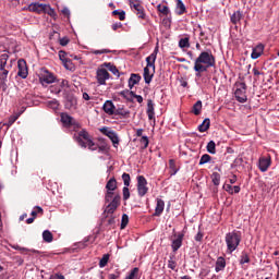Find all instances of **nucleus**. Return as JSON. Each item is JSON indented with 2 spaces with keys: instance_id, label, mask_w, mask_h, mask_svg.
Instances as JSON below:
<instances>
[{
  "instance_id": "1",
  "label": "nucleus",
  "mask_w": 279,
  "mask_h": 279,
  "mask_svg": "<svg viewBox=\"0 0 279 279\" xmlns=\"http://www.w3.org/2000/svg\"><path fill=\"white\" fill-rule=\"evenodd\" d=\"M217 65V59L213 54L211 50L202 51L194 61V71L196 77H202L203 73H206L209 69Z\"/></svg>"
},
{
  "instance_id": "2",
  "label": "nucleus",
  "mask_w": 279,
  "mask_h": 279,
  "mask_svg": "<svg viewBox=\"0 0 279 279\" xmlns=\"http://www.w3.org/2000/svg\"><path fill=\"white\" fill-rule=\"evenodd\" d=\"M158 56V47L155 48L153 53L146 58V66L144 68V82L145 84H151L154 80V74L156 73V58Z\"/></svg>"
},
{
  "instance_id": "3",
  "label": "nucleus",
  "mask_w": 279,
  "mask_h": 279,
  "mask_svg": "<svg viewBox=\"0 0 279 279\" xmlns=\"http://www.w3.org/2000/svg\"><path fill=\"white\" fill-rule=\"evenodd\" d=\"M241 231L233 230L226 234L225 242L227 245V254H232L241 245Z\"/></svg>"
},
{
  "instance_id": "4",
  "label": "nucleus",
  "mask_w": 279,
  "mask_h": 279,
  "mask_svg": "<svg viewBox=\"0 0 279 279\" xmlns=\"http://www.w3.org/2000/svg\"><path fill=\"white\" fill-rule=\"evenodd\" d=\"M28 12H35V14H49L50 16L52 14H54L56 11H53V9H51V5L49 4H45V3H40V2H32L28 7H27Z\"/></svg>"
},
{
  "instance_id": "5",
  "label": "nucleus",
  "mask_w": 279,
  "mask_h": 279,
  "mask_svg": "<svg viewBox=\"0 0 279 279\" xmlns=\"http://www.w3.org/2000/svg\"><path fill=\"white\" fill-rule=\"evenodd\" d=\"M246 93H247V85L245 83L238 84L234 95L239 104H245V101H247Z\"/></svg>"
},
{
  "instance_id": "6",
  "label": "nucleus",
  "mask_w": 279,
  "mask_h": 279,
  "mask_svg": "<svg viewBox=\"0 0 279 279\" xmlns=\"http://www.w3.org/2000/svg\"><path fill=\"white\" fill-rule=\"evenodd\" d=\"M39 82H41L43 85L53 84V82H56V74L49 72L47 68H41L39 72Z\"/></svg>"
},
{
  "instance_id": "7",
  "label": "nucleus",
  "mask_w": 279,
  "mask_h": 279,
  "mask_svg": "<svg viewBox=\"0 0 279 279\" xmlns=\"http://www.w3.org/2000/svg\"><path fill=\"white\" fill-rule=\"evenodd\" d=\"M146 193H149V187L147 186V179L144 175L137 177V195L140 197H145Z\"/></svg>"
},
{
  "instance_id": "8",
  "label": "nucleus",
  "mask_w": 279,
  "mask_h": 279,
  "mask_svg": "<svg viewBox=\"0 0 279 279\" xmlns=\"http://www.w3.org/2000/svg\"><path fill=\"white\" fill-rule=\"evenodd\" d=\"M119 206H121V195L117 194L106 207L105 215H107V217L109 215H114V211L117 210V208H119Z\"/></svg>"
},
{
  "instance_id": "9",
  "label": "nucleus",
  "mask_w": 279,
  "mask_h": 279,
  "mask_svg": "<svg viewBox=\"0 0 279 279\" xmlns=\"http://www.w3.org/2000/svg\"><path fill=\"white\" fill-rule=\"evenodd\" d=\"M99 132H101L104 136H107L108 138L111 140L113 147H117V145H119V135H117V132L108 129V126L101 128Z\"/></svg>"
},
{
  "instance_id": "10",
  "label": "nucleus",
  "mask_w": 279,
  "mask_h": 279,
  "mask_svg": "<svg viewBox=\"0 0 279 279\" xmlns=\"http://www.w3.org/2000/svg\"><path fill=\"white\" fill-rule=\"evenodd\" d=\"M17 75L22 77V80H27V75H29V71L27 69V61L25 59H20L17 61Z\"/></svg>"
},
{
  "instance_id": "11",
  "label": "nucleus",
  "mask_w": 279,
  "mask_h": 279,
  "mask_svg": "<svg viewBox=\"0 0 279 279\" xmlns=\"http://www.w3.org/2000/svg\"><path fill=\"white\" fill-rule=\"evenodd\" d=\"M129 1H130V7L133 10H135L136 16H138V19H145L146 16L145 8L141 5V1L140 0H129Z\"/></svg>"
},
{
  "instance_id": "12",
  "label": "nucleus",
  "mask_w": 279,
  "mask_h": 279,
  "mask_svg": "<svg viewBox=\"0 0 279 279\" xmlns=\"http://www.w3.org/2000/svg\"><path fill=\"white\" fill-rule=\"evenodd\" d=\"M110 77V73L106 69H98L96 72L97 83L100 86H106V81Z\"/></svg>"
},
{
  "instance_id": "13",
  "label": "nucleus",
  "mask_w": 279,
  "mask_h": 279,
  "mask_svg": "<svg viewBox=\"0 0 279 279\" xmlns=\"http://www.w3.org/2000/svg\"><path fill=\"white\" fill-rule=\"evenodd\" d=\"M61 122L65 128H71V125L74 128H80V123L75 121V119L69 113H61Z\"/></svg>"
},
{
  "instance_id": "14",
  "label": "nucleus",
  "mask_w": 279,
  "mask_h": 279,
  "mask_svg": "<svg viewBox=\"0 0 279 279\" xmlns=\"http://www.w3.org/2000/svg\"><path fill=\"white\" fill-rule=\"evenodd\" d=\"M88 141H90V135L86 130H82L76 137V143H78L81 147L86 148V143H88Z\"/></svg>"
},
{
  "instance_id": "15",
  "label": "nucleus",
  "mask_w": 279,
  "mask_h": 279,
  "mask_svg": "<svg viewBox=\"0 0 279 279\" xmlns=\"http://www.w3.org/2000/svg\"><path fill=\"white\" fill-rule=\"evenodd\" d=\"M174 240H172V251L178 252L182 247V242L184 241V233L174 234Z\"/></svg>"
},
{
  "instance_id": "16",
  "label": "nucleus",
  "mask_w": 279,
  "mask_h": 279,
  "mask_svg": "<svg viewBox=\"0 0 279 279\" xmlns=\"http://www.w3.org/2000/svg\"><path fill=\"white\" fill-rule=\"evenodd\" d=\"M104 112L106 114H109V117L114 116V111L117 110V107L114 106V102L112 100H106L104 106H102Z\"/></svg>"
},
{
  "instance_id": "17",
  "label": "nucleus",
  "mask_w": 279,
  "mask_h": 279,
  "mask_svg": "<svg viewBox=\"0 0 279 279\" xmlns=\"http://www.w3.org/2000/svg\"><path fill=\"white\" fill-rule=\"evenodd\" d=\"M265 52V45L258 44L256 47L253 48L251 58L252 60H258L260 56Z\"/></svg>"
},
{
  "instance_id": "18",
  "label": "nucleus",
  "mask_w": 279,
  "mask_h": 279,
  "mask_svg": "<svg viewBox=\"0 0 279 279\" xmlns=\"http://www.w3.org/2000/svg\"><path fill=\"white\" fill-rule=\"evenodd\" d=\"M271 167V156L260 157L259 158V169L265 172Z\"/></svg>"
},
{
  "instance_id": "19",
  "label": "nucleus",
  "mask_w": 279,
  "mask_h": 279,
  "mask_svg": "<svg viewBox=\"0 0 279 279\" xmlns=\"http://www.w3.org/2000/svg\"><path fill=\"white\" fill-rule=\"evenodd\" d=\"M9 73H10V71L0 72V90H2V93H5V90H8V74Z\"/></svg>"
},
{
  "instance_id": "20",
  "label": "nucleus",
  "mask_w": 279,
  "mask_h": 279,
  "mask_svg": "<svg viewBox=\"0 0 279 279\" xmlns=\"http://www.w3.org/2000/svg\"><path fill=\"white\" fill-rule=\"evenodd\" d=\"M165 211V201H162V198H157V205L155 208V217H160V215H162V213Z\"/></svg>"
},
{
  "instance_id": "21",
  "label": "nucleus",
  "mask_w": 279,
  "mask_h": 279,
  "mask_svg": "<svg viewBox=\"0 0 279 279\" xmlns=\"http://www.w3.org/2000/svg\"><path fill=\"white\" fill-rule=\"evenodd\" d=\"M154 100L153 99H148L147 100V110L146 113L148 116L149 121H151L154 119V117L156 116V112L154 111Z\"/></svg>"
},
{
  "instance_id": "22",
  "label": "nucleus",
  "mask_w": 279,
  "mask_h": 279,
  "mask_svg": "<svg viewBox=\"0 0 279 279\" xmlns=\"http://www.w3.org/2000/svg\"><path fill=\"white\" fill-rule=\"evenodd\" d=\"M225 269H226V258L220 256L216 260L215 271L216 274H219V271H223Z\"/></svg>"
},
{
  "instance_id": "23",
  "label": "nucleus",
  "mask_w": 279,
  "mask_h": 279,
  "mask_svg": "<svg viewBox=\"0 0 279 279\" xmlns=\"http://www.w3.org/2000/svg\"><path fill=\"white\" fill-rule=\"evenodd\" d=\"M8 60H10V56L8 53H2L0 56V73L3 71H8L5 66L8 65Z\"/></svg>"
},
{
  "instance_id": "24",
  "label": "nucleus",
  "mask_w": 279,
  "mask_h": 279,
  "mask_svg": "<svg viewBox=\"0 0 279 279\" xmlns=\"http://www.w3.org/2000/svg\"><path fill=\"white\" fill-rule=\"evenodd\" d=\"M105 69H108L113 75H117V77H121V73H119V69H117V65L110 63V62H105L102 64Z\"/></svg>"
},
{
  "instance_id": "25",
  "label": "nucleus",
  "mask_w": 279,
  "mask_h": 279,
  "mask_svg": "<svg viewBox=\"0 0 279 279\" xmlns=\"http://www.w3.org/2000/svg\"><path fill=\"white\" fill-rule=\"evenodd\" d=\"M198 165H215V159H213V157L208 154H204L201 159Z\"/></svg>"
},
{
  "instance_id": "26",
  "label": "nucleus",
  "mask_w": 279,
  "mask_h": 279,
  "mask_svg": "<svg viewBox=\"0 0 279 279\" xmlns=\"http://www.w3.org/2000/svg\"><path fill=\"white\" fill-rule=\"evenodd\" d=\"M225 190L227 193H230V195H233V193H241V187L239 185L232 186L230 183L226 182Z\"/></svg>"
},
{
  "instance_id": "27",
  "label": "nucleus",
  "mask_w": 279,
  "mask_h": 279,
  "mask_svg": "<svg viewBox=\"0 0 279 279\" xmlns=\"http://www.w3.org/2000/svg\"><path fill=\"white\" fill-rule=\"evenodd\" d=\"M243 19V13H241V11H235L233 12V14L230 16V21L233 25H236L238 23L241 22V20Z\"/></svg>"
},
{
  "instance_id": "28",
  "label": "nucleus",
  "mask_w": 279,
  "mask_h": 279,
  "mask_svg": "<svg viewBox=\"0 0 279 279\" xmlns=\"http://www.w3.org/2000/svg\"><path fill=\"white\" fill-rule=\"evenodd\" d=\"M210 130V119L206 118L202 124L198 125V132H208Z\"/></svg>"
},
{
  "instance_id": "29",
  "label": "nucleus",
  "mask_w": 279,
  "mask_h": 279,
  "mask_svg": "<svg viewBox=\"0 0 279 279\" xmlns=\"http://www.w3.org/2000/svg\"><path fill=\"white\" fill-rule=\"evenodd\" d=\"M113 114H116V117H121L122 119H128L130 117V111L123 108H118Z\"/></svg>"
},
{
  "instance_id": "30",
  "label": "nucleus",
  "mask_w": 279,
  "mask_h": 279,
  "mask_svg": "<svg viewBox=\"0 0 279 279\" xmlns=\"http://www.w3.org/2000/svg\"><path fill=\"white\" fill-rule=\"evenodd\" d=\"M186 7L184 5V2L182 0H177V14L179 16H182V14H185Z\"/></svg>"
},
{
  "instance_id": "31",
  "label": "nucleus",
  "mask_w": 279,
  "mask_h": 279,
  "mask_svg": "<svg viewBox=\"0 0 279 279\" xmlns=\"http://www.w3.org/2000/svg\"><path fill=\"white\" fill-rule=\"evenodd\" d=\"M192 113L195 114V117H198V114H202V100H198L193 105Z\"/></svg>"
},
{
  "instance_id": "32",
  "label": "nucleus",
  "mask_w": 279,
  "mask_h": 279,
  "mask_svg": "<svg viewBox=\"0 0 279 279\" xmlns=\"http://www.w3.org/2000/svg\"><path fill=\"white\" fill-rule=\"evenodd\" d=\"M43 240L45 243H51L53 241V233H51L49 230H45L43 232Z\"/></svg>"
},
{
  "instance_id": "33",
  "label": "nucleus",
  "mask_w": 279,
  "mask_h": 279,
  "mask_svg": "<svg viewBox=\"0 0 279 279\" xmlns=\"http://www.w3.org/2000/svg\"><path fill=\"white\" fill-rule=\"evenodd\" d=\"M179 47L180 49H189L191 47L190 38L184 37L179 40Z\"/></svg>"
},
{
  "instance_id": "34",
  "label": "nucleus",
  "mask_w": 279,
  "mask_h": 279,
  "mask_svg": "<svg viewBox=\"0 0 279 279\" xmlns=\"http://www.w3.org/2000/svg\"><path fill=\"white\" fill-rule=\"evenodd\" d=\"M210 169L213 171V175H221V173H223L219 163H215V161L210 165Z\"/></svg>"
},
{
  "instance_id": "35",
  "label": "nucleus",
  "mask_w": 279,
  "mask_h": 279,
  "mask_svg": "<svg viewBox=\"0 0 279 279\" xmlns=\"http://www.w3.org/2000/svg\"><path fill=\"white\" fill-rule=\"evenodd\" d=\"M169 169H170V175H175V173H178L179 168L175 165V160L173 159L169 160Z\"/></svg>"
},
{
  "instance_id": "36",
  "label": "nucleus",
  "mask_w": 279,
  "mask_h": 279,
  "mask_svg": "<svg viewBox=\"0 0 279 279\" xmlns=\"http://www.w3.org/2000/svg\"><path fill=\"white\" fill-rule=\"evenodd\" d=\"M157 10L158 12H160V14H163V16H169V14L171 13L169 7L165 4H158Z\"/></svg>"
},
{
  "instance_id": "37",
  "label": "nucleus",
  "mask_w": 279,
  "mask_h": 279,
  "mask_svg": "<svg viewBox=\"0 0 279 279\" xmlns=\"http://www.w3.org/2000/svg\"><path fill=\"white\" fill-rule=\"evenodd\" d=\"M62 64L66 71H75V64L71 59H66Z\"/></svg>"
},
{
  "instance_id": "38",
  "label": "nucleus",
  "mask_w": 279,
  "mask_h": 279,
  "mask_svg": "<svg viewBox=\"0 0 279 279\" xmlns=\"http://www.w3.org/2000/svg\"><path fill=\"white\" fill-rule=\"evenodd\" d=\"M106 189H107V191H116V189H117V180L114 178L110 179L107 182Z\"/></svg>"
},
{
  "instance_id": "39",
  "label": "nucleus",
  "mask_w": 279,
  "mask_h": 279,
  "mask_svg": "<svg viewBox=\"0 0 279 279\" xmlns=\"http://www.w3.org/2000/svg\"><path fill=\"white\" fill-rule=\"evenodd\" d=\"M207 151L208 154H217V144H215V141H210L207 144Z\"/></svg>"
},
{
  "instance_id": "40",
  "label": "nucleus",
  "mask_w": 279,
  "mask_h": 279,
  "mask_svg": "<svg viewBox=\"0 0 279 279\" xmlns=\"http://www.w3.org/2000/svg\"><path fill=\"white\" fill-rule=\"evenodd\" d=\"M108 260H110V254L102 255L101 259L99 260L100 269H104V267H106V265H108Z\"/></svg>"
},
{
  "instance_id": "41",
  "label": "nucleus",
  "mask_w": 279,
  "mask_h": 279,
  "mask_svg": "<svg viewBox=\"0 0 279 279\" xmlns=\"http://www.w3.org/2000/svg\"><path fill=\"white\" fill-rule=\"evenodd\" d=\"M107 225L110 226V228H114L117 226V217L113 215L106 216Z\"/></svg>"
},
{
  "instance_id": "42",
  "label": "nucleus",
  "mask_w": 279,
  "mask_h": 279,
  "mask_svg": "<svg viewBox=\"0 0 279 279\" xmlns=\"http://www.w3.org/2000/svg\"><path fill=\"white\" fill-rule=\"evenodd\" d=\"M250 255L247 254V252H242L241 256H240V265H245L247 263H250Z\"/></svg>"
},
{
  "instance_id": "43",
  "label": "nucleus",
  "mask_w": 279,
  "mask_h": 279,
  "mask_svg": "<svg viewBox=\"0 0 279 279\" xmlns=\"http://www.w3.org/2000/svg\"><path fill=\"white\" fill-rule=\"evenodd\" d=\"M128 223H130V217L128 214H123L121 220V230H125V228H128Z\"/></svg>"
},
{
  "instance_id": "44",
  "label": "nucleus",
  "mask_w": 279,
  "mask_h": 279,
  "mask_svg": "<svg viewBox=\"0 0 279 279\" xmlns=\"http://www.w3.org/2000/svg\"><path fill=\"white\" fill-rule=\"evenodd\" d=\"M112 16H119L120 21H125V11L114 10L112 11Z\"/></svg>"
},
{
  "instance_id": "45",
  "label": "nucleus",
  "mask_w": 279,
  "mask_h": 279,
  "mask_svg": "<svg viewBox=\"0 0 279 279\" xmlns=\"http://www.w3.org/2000/svg\"><path fill=\"white\" fill-rule=\"evenodd\" d=\"M86 147H88V149H90V151H95L97 150V144H95V142H93L92 140H88L87 142H85Z\"/></svg>"
},
{
  "instance_id": "46",
  "label": "nucleus",
  "mask_w": 279,
  "mask_h": 279,
  "mask_svg": "<svg viewBox=\"0 0 279 279\" xmlns=\"http://www.w3.org/2000/svg\"><path fill=\"white\" fill-rule=\"evenodd\" d=\"M59 60H61L62 63L66 62L69 60V54L64 50L59 51Z\"/></svg>"
},
{
  "instance_id": "47",
  "label": "nucleus",
  "mask_w": 279,
  "mask_h": 279,
  "mask_svg": "<svg viewBox=\"0 0 279 279\" xmlns=\"http://www.w3.org/2000/svg\"><path fill=\"white\" fill-rule=\"evenodd\" d=\"M140 143L143 145L144 149H147V147H149V137L142 136Z\"/></svg>"
},
{
  "instance_id": "48",
  "label": "nucleus",
  "mask_w": 279,
  "mask_h": 279,
  "mask_svg": "<svg viewBox=\"0 0 279 279\" xmlns=\"http://www.w3.org/2000/svg\"><path fill=\"white\" fill-rule=\"evenodd\" d=\"M129 81L132 84H138V82H141V76L138 74H131V77L129 78Z\"/></svg>"
},
{
  "instance_id": "49",
  "label": "nucleus",
  "mask_w": 279,
  "mask_h": 279,
  "mask_svg": "<svg viewBox=\"0 0 279 279\" xmlns=\"http://www.w3.org/2000/svg\"><path fill=\"white\" fill-rule=\"evenodd\" d=\"M177 267H178V263L173 260V257H170V259L168 260V268L172 269V271H175Z\"/></svg>"
},
{
  "instance_id": "50",
  "label": "nucleus",
  "mask_w": 279,
  "mask_h": 279,
  "mask_svg": "<svg viewBox=\"0 0 279 279\" xmlns=\"http://www.w3.org/2000/svg\"><path fill=\"white\" fill-rule=\"evenodd\" d=\"M116 195H118V194H114V192L108 190V192L105 196L106 202H112V199H114Z\"/></svg>"
},
{
  "instance_id": "51",
  "label": "nucleus",
  "mask_w": 279,
  "mask_h": 279,
  "mask_svg": "<svg viewBox=\"0 0 279 279\" xmlns=\"http://www.w3.org/2000/svg\"><path fill=\"white\" fill-rule=\"evenodd\" d=\"M131 97H134V99H136L137 104H143V96L137 95L134 92H130Z\"/></svg>"
},
{
  "instance_id": "52",
  "label": "nucleus",
  "mask_w": 279,
  "mask_h": 279,
  "mask_svg": "<svg viewBox=\"0 0 279 279\" xmlns=\"http://www.w3.org/2000/svg\"><path fill=\"white\" fill-rule=\"evenodd\" d=\"M15 250H19L22 253L32 252L33 254H38L37 250H29V248H25V247H21V246H15Z\"/></svg>"
},
{
  "instance_id": "53",
  "label": "nucleus",
  "mask_w": 279,
  "mask_h": 279,
  "mask_svg": "<svg viewBox=\"0 0 279 279\" xmlns=\"http://www.w3.org/2000/svg\"><path fill=\"white\" fill-rule=\"evenodd\" d=\"M35 209H36V210H33V211L31 213V215H32L33 218L36 219V217H38V213H41V214H43V207L36 206Z\"/></svg>"
},
{
  "instance_id": "54",
  "label": "nucleus",
  "mask_w": 279,
  "mask_h": 279,
  "mask_svg": "<svg viewBox=\"0 0 279 279\" xmlns=\"http://www.w3.org/2000/svg\"><path fill=\"white\" fill-rule=\"evenodd\" d=\"M108 278H111V279L121 278V270H116L114 274H109Z\"/></svg>"
},
{
  "instance_id": "55",
  "label": "nucleus",
  "mask_w": 279,
  "mask_h": 279,
  "mask_svg": "<svg viewBox=\"0 0 279 279\" xmlns=\"http://www.w3.org/2000/svg\"><path fill=\"white\" fill-rule=\"evenodd\" d=\"M121 27H123V24L121 22H117L111 25V29H113V32H117V29H121Z\"/></svg>"
},
{
  "instance_id": "56",
  "label": "nucleus",
  "mask_w": 279,
  "mask_h": 279,
  "mask_svg": "<svg viewBox=\"0 0 279 279\" xmlns=\"http://www.w3.org/2000/svg\"><path fill=\"white\" fill-rule=\"evenodd\" d=\"M93 53H94V56H101V53H110V50H108V49L94 50Z\"/></svg>"
},
{
  "instance_id": "57",
  "label": "nucleus",
  "mask_w": 279,
  "mask_h": 279,
  "mask_svg": "<svg viewBox=\"0 0 279 279\" xmlns=\"http://www.w3.org/2000/svg\"><path fill=\"white\" fill-rule=\"evenodd\" d=\"M123 199H130V189L123 187Z\"/></svg>"
},
{
  "instance_id": "58",
  "label": "nucleus",
  "mask_w": 279,
  "mask_h": 279,
  "mask_svg": "<svg viewBox=\"0 0 279 279\" xmlns=\"http://www.w3.org/2000/svg\"><path fill=\"white\" fill-rule=\"evenodd\" d=\"M70 40L68 37H63L60 39V45L61 47H66V45H69Z\"/></svg>"
},
{
  "instance_id": "59",
  "label": "nucleus",
  "mask_w": 279,
  "mask_h": 279,
  "mask_svg": "<svg viewBox=\"0 0 279 279\" xmlns=\"http://www.w3.org/2000/svg\"><path fill=\"white\" fill-rule=\"evenodd\" d=\"M213 182H214L215 186H219V182H221V179L219 177L215 175L213 178Z\"/></svg>"
},
{
  "instance_id": "60",
  "label": "nucleus",
  "mask_w": 279,
  "mask_h": 279,
  "mask_svg": "<svg viewBox=\"0 0 279 279\" xmlns=\"http://www.w3.org/2000/svg\"><path fill=\"white\" fill-rule=\"evenodd\" d=\"M61 88H69V81L62 80L60 83Z\"/></svg>"
},
{
  "instance_id": "61",
  "label": "nucleus",
  "mask_w": 279,
  "mask_h": 279,
  "mask_svg": "<svg viewBox=\"0 0 279 279\" xmlns=\"http://www.w3.org/2000/svg\"><path fill=\"white\" fill-rule=\"evenodd\" d=\"M15 121H16V117H11V118L9 119V122L7 123L8 128H10V125L14 124Z\"/></svg>"
},
{
  "instance_id": "62",
  "label": "nucleus",
  "mask_w": 279,
  "mask_h": 279,
  "mask_svg": "<svg viewBox=\"0 0 279 279\" xmlns=\"http://www.w3.org/2000/svg\"><path fill=\"white\" fill-rule=\"evenodd\" d=\"M61 12H62L63 16H70L71 15V11L69 9H66V8L62 9Z\"/></svg>"
},
{
  "instance_id": "63",
  "label": "nucleus",
  "mask_w": 279,
  "mask_h": 279,
  "mask_svg": "<svg viewBox=\"0 0 279 279\" xmlns=\"http://www.w3.org/2000/svg\"><path fill=\"white\" fill-rule=\"evenodd\" d=\"M202 239H204V234H202V232H198L196 235H195V241H202Z\"/></svg>"
},
{
  "instance_id": "64",
  "label": "nucleus",
  "mask_w": 279,
  "mask_h": 279,
  "mask_svg": "<svg viewBox=\"0 0 279 279\" xmlns=\"http://www.w3.org/2000/svg\"><path fill=\"white\" fill-rule=\"evenodd\" d=\"M143 132H144L143 129H137L136 130V136H138V137L143 136Z\"/></svg>"
}]
</instances>
